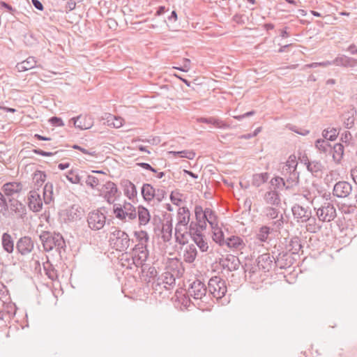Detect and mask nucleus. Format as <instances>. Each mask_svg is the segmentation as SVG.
Returning a JSON list of instances; mask_svg holds the SVG:
<instances>
[{"mask_svg": "<svg viewBox=\"0 0 357 357\" xmlns=\"http://www.w3.org/2000/svg\"><path fill=\"white\" fill-rule=\"evenodd\" d=\"M225 244L229 248L241 250L244 248L245 243L243 239L237 236H231L225 240Z\"/></svg>", "mask_w": 357, "mask_h": 357, "instance_id": "30", "label": "nucleus"}, {"mask_svg": "<svg viewBox=\"0 0 357 357\" xmlns=\"http://www.w3.org/2000/svg\"><path fill=\"white\" fill-rule=\"evenodd\" d=\"M205 212L206 216V223L208 222L212 229L216 228L217 226L218 225V217L215 211H213L212 209L209 208H206Z\"/></svg>", "mask_w": 357, "mask_h": 357, "instance_id": "42", "label": "nucleus"}, {"mask_svg": "<svg viewBox=\"0 0 357 357\" xmlns=\"http://www.w3.org/2000/svg\"><path fill=\"white\" fill-rule=\"evenodd\" d=\"M339 135V132L335 128L324 129L322 132V136L324 139L329 141H334Z\"/></svg>", "mask_w": 357, "mask_h": 357, "instance_id": "51", "label": "nucleus"}, {"mask_svg": "<svg viewBox=\"0 0 357 357\" xmlns=\"http://www.w3.org/2000/svg\"><path fill=\"white\" fill-rule=\"evenodd\" d=\"M83 214V208L77 204H73L65 211L66 218L70 222L80 220Z\"/></svg>", "mask_w": 357, "mask_h": 357, "instance_id": "23", "label": "nucleus"}, {"mask_svg": "<svg viewBox=\"0 0 357 357\" xmlns=\"http://www.w3.org/2000/svg\"><path fill=\"white\" fill-rule=\"evenodd\" d=\"M270 183L271 185L273 187V190H282L283 188L286 190L284 177L276 176L271 180Z\"/></svg>", "mask_w": 357, "mask_h": 357, "instance_id": "50", "label": "nucleus"}, {"mask_svg": "<svg viewBox=\"0 0 357 357\" xmlns=\"http://www.w3.org/2000/svg\"><path fill=\"white\" fill-rule=\"evenodd\" d=\"M282 174L284 178L286 190L294 192L299 184V172L296 169L285 171L284 172V170H282Z\"/></svg>", "mask_w": 357, "mask_h": 357, "instance_id": "12", "label": "nucleus"}, {"mask_svg": "<svg viewBox=\"0 0 357 357\" xmlns=\"http://www.w3.org/2000/svg\"><path fill=\"white\" fill-rule=\"evenodd\" d=\"M34 243L29 236L21 237L16 243V250L22 255L29 254L33 249Z\"/></svg>", "mask_w": 357, "mask_h": 357, "instance_id": "15", "label": "nucleus"}, {"mask_svg": "<svg viewBox=\"0 0 357 357\" xmlns=\"http://www.w3.org/2000/svg\"><path fill=\"white\" fill-rule=\"evenodd\" d=\"M257 266L264 272L270 271L275 266V257L270 253H264L259 255L257 258Z\"/></svg>", "mask_w": 357, "mask_h": 357, "instance_id": "16", "label": "nucleus"}, {"mask_svg": "<svg viewBox=\"0 0 357 357\" xmlns=\"http://www.w3.org/2000/svg\"><path fill=\"white\" fill-rule=\"evenodd\" d=\"M36 59L34 56H29L26 60L17 63L16 68L19 72L26 71L36 66Z\"/></svg>", "mask_w": 357, "mask_h": 357, "instance_id": "32", "label": "nucleus"}, {"mask_svg": "<svg viewBox=\"0 0 357 357\" xmlns=\"http://www.w3.org/2000/svg\"><path fill=\"white\" fill-rule=\"evenodd\" d=\"M201 225L195 222H191L189 225V234L192 238L201 234Z\"/></svg>", "mask_w": 357, "mask_h": 357, "instance_id": "54", "label": "nucleus"}, {"mask_svg": "<svg viewBox=\"0 0 357 357\" xmlns=\"http://www.w3.org/2000/svg\"><path fill=\"white\" fill-rule=\"evenodd\" d=\"M220 264L224 269L231 272L239 268L241 262L237 257L233 255H228L220 261Z\"/></svg>", "mask_w": 357, "mask_h": 357, "instance_id": "21", "label": "nucleus"}, {"mask_svg": "<svg viewBox=\"0 0 357 357\" xmlns=\"http://www.w3.org/2000/svg\"><path fill=\"white\" fill-rule=\"evenodd\" d=\"M102 192L104 199L109 204H114L121 195V192L119 190L116 185L110 181L103 185Z\"/></svg>", "mask_w": 357, "mask_h": 357, "instance_id": "10", "label": "nucleus"}, {"mask_svg": "<svg viewBox=\"0 0 357 357\" xmlns=\"http://www.w3.org/2000/svg\"><path fill=\"white\" fill-rule=\"evenodd\" d=\"M1 243L3 250L8 253H12L14 250V242L8 233H3L1 237Z\"/></svg>", "mask_w": 357, "mask_h": 357, "instance_id": "39", "label": "nucleus"}, {"mask_svg": "<svg viewBox=\"0 0 357 357\" xmlns=\"http://www.w3.org/2000/svg\"><path fill=\"white\" fill-rule=\"evenodd\" d=\"M33 152L38 155H42V156H52V155H56L60 154L62 152V151H57L52 153V152L45 151L41 149H33Z\"/></svg>", "mask_w": 357, "mask_h": 357, "instance_id": "59", "label": "nucleus"}, {"mask_svg": "<svg viewBox=\"0 0 357 357\" xmlns=\"http://www.w3.org/2000/svg\"><path fill=\"white\" fill-rule=\"evenodd\" d=\"M204 237V236L201 234L199 235H196V236H193L192 240L202 252H206L208 248V245Z\"/></svg>", "mask_w": 357, "mask_h": 357, "instance_id": "46", "label": "nucleus"}, {"mask_svg": "<svg viewBox=\"0 0 357 357\" xmlns=\"http://www.w3.org/2000/svg\"><path fill=\"white\" fill-rule=\"evenodd\" d=\"M333 65L337 66H342L346 68H354L357 66V60L356 59L347 56L345 55H341L337 56L334 60L332 61Z\"/></svg>", "mask_w": 357, "mask_h": 357, "instance_id": "24", "label": "nucleus"}, {"mask_svg": "<svg viewBox=\"0 0 357 357\" xmlns=\"http://www.w3.org/2000/svg\"><path fill=\"white\" fill-rule=\"evenodd\" d=\"M106 212L105 207L90 212L87 218L89 227L93 230L101 229L105 225Z\"/></svg>", "mask_w": 357, "mask_h": 357, "instance_id": "7", "label": "nucleus"}, {"mask_svg": "<svg viewBox=\"0 0 357 357\" xmlns=\"http://www.w3.org/2000/svg\"><path fill=\"white\" fill-rule=\"evenodd\" d=\"M208 288L199 280H195L189 287L188 294L195 300L202 299L206 296Z\"/></svg>", "mask_w": 357, "mask_h": 357, "instance_id": "13", "label": "nucleus"}, {"mask_svg": "<svg viewBox=\"0 0 357 357\" xmlns=\"http://www.w3.org/2000/svg\"><path fill=\"white\" fill-rule=\"evenodd\" d=\"M302 248L301 238L297 236H294L290 238L289 243L286 245L285 250L294 256L298 254Z\"/></svg>", "mask_w": 357, "mask_h": 357, "instance_id": "28", "label": "nucleus"}, {"mask_svg": "<svg viewBox=\"0 0 357 357\" xmlns=\"http://www.w3.org/2000/svg\"><path fill=\"white\" fill-rule=\"evenodd\" d=\"M308 224L306 225V229L308 231L311 233H315L317 230H319L321 227L316 224V221L314 222H307Z\"/></svg>", "mask_w": 357, "mask_h": 357, "instance_id": "62", "label": "nucleus"}, {"mask_svg": "<svg viewBox=\"0 0 357 357\" xmlns=\"http://www.w3.org/2000/svg\"><path fill=\"white\" fill-rule=\"evenodd\" d=\"M76 128L79 130H87L91 128L93 125V120L90 116L79 115L77 117H73L70 120Z\"/></svg>", "mask_w": 357, "mask_h": 357, "instance_id": "17", "label": "nucleus"}, {"mask_svg": "<svg viewBox=\"0 0 357 357\" xmlns=\"http://www.w3.org/2000/svg\"><path fill=\"white\" fill-rule=\"evenodd\" d=\"M307 163V169L312 174L320 172L324 169L322 163L319 160H312Z\"/></svg>", "mask_w": 357, "mask_h": 357, "instance_id": "48", "label": "nucleus"}, {"mask_svg": "<svg viewBox=\"0 0 357 357\" xmlns=\"http://www.w3.org/2000/svg\"><path fill=\"white\" fill-rule=\"evenodd\" d=\"M183 226L176 225L175 227V238L176 242H178L179 244H185V241L180 238V235L183 232Z\"/></svg>", "mask_w": 357, "mask_h": 357, "instance_id": "56", "label": "nucleus"}, {"mask_svg": "<svg viewBox=\"0 0 357 357\" xmlns=\"http://www.w3.org/2000/svg\"><path fill=\"white\" fill-rule=\"evenodd\" d=\"M209 294L214 298L220 299L227 291L226 282L219 276L212 277L208 282Z\"/></svg>", "mask_w": 357, "mask_h": 357, "instance_id": "5", "label": "nucleus"}, {"mask_svg": "<svg viewBox=\"0 0 357 357\" xmlns=\"http://www.w3.org/2000/svg\"><path fill=\"white\" fill-rule=\"evenodd\" d=\"M23 185L21 182H8L5 183L1 190L3 193L9 198H13L15 194L20 193L22 190Z\"/></svg>", "mask_w": 357, "mask_h": 357, "instance_id": "20", "label": "nucleus"}, {"mask_svg": "<svg viewBox=\"0 0 357 357\" xmlns=\"http://www.w3.org/2000/svg\"><path fill=\"white\" fill-rule=\"evenodd\" d=\"M284 222L283 214H281L279 219L275 221H272L271 227L266 225L261 226L256 234V239L261 243L266 242L271 231H280L284 226Z\"/></svg>", "mask_w": 357, "mask_h": 357, "instance_id": "4", "label": "nucleus"}, {"mask_svg": "<svg viewBox=\"0 0 357 357\" xmlns=\"http://www.w3.org/2000/svg\"><path fill=\"white\" fill-rule=\"evenodd\" d=\"M45 179L46 174L44 172L36 171L33 174V180L37 186H41L43 183L45 181Z\"/></svg>", "mask_w": 357, "mask_h": 357, "instance_id": "53", "label": "nucleus"}, {"mask_svg": "<svg viewBox=\"0 0 357 357\" xmlns=\"http://www.w3.org/2000/svg\"><path fill=\"white\" fill-rule=\"evenodd\" d=\"M40 240L42 242L44 250L50 252L56 248L60 252L66 248V243L62 235L59 233L43 231L40 234Z\"/></svg>", "mask_w": 357, "mask_h": 357, "instance_id": "1", "label": "nucleus"}, {"mask_svg": "<svg viewBox=\"0 0 357 357\" xmlns=\"http://www.w3.org/2000/svg\"><path fill=\"white\" fill-rule=\"evenodd\" d=\"M197 121L199 123L211 124L218 128L225 129V128H229V126L226 123H225L223 121H222L219 119L214 118V117H209V118L201 117L197 119Z\"/></svg>", "mask_w": 357, "mask_h": 357, "instance_id": "34", "label": "nucleus"}, {"mask_svg": "<svg viewBox=\"0 0 357 357\" xmlns=\"http://www.w3.org/2000/svg\"><path fill=\"white\" fill-rule=\"evenodd\" d=\"M113 213L117 219L124 222L133 220L137 218L136 208L132 204L126 201L123 205L114 204Z\"/></svg>", "mask_w": 357, "mask_h": 357, "instance_id": "2", "label": "nucleus"}, {"mask_svg": "<svg viewBox=\"0 0 357 357\" xmlns=\"http://www.w3.org/2000/svg\"><path fill=\"white\" fill-rule=\"evenodd\" d=\"M190 213L189 209L185 207H180L177 212L178 222L176 225L183 226L185 230L187 229V226L190 222Z\"/></svg>", "mask_w": 357, "mask_h": 357, "instance_id": "25", "label": "nucleus"}, {"mask_svg": "<svg viewBox=\"0 0 357 357\" xmlns=\"http://www.w3.org/2000/svg\"><path fill=\"white\" fill-rule=\"evenodd\" d=\"M28 206L33 212H38L42 209L43 201L36 190H31L28 197Z\"/></svg>", "mask_w": 357, "mask_h": 357, "instance_id": "19", "label": "nucleus"}, {"mask_svg": "<svg viewBox=\"0 0 357 357\" xmlns=\"http://www.w3.org/2000/svg\"><path fill=\"white\" fill-rule=\"evenodd\" d=\"M147 258L148 250L146 244L140 243L136 245L132 250V264H135L137 267L142 266Z\"/></svg>", "mask_w": 357, "mask_h": 357, "instance_id": "11", "label": "nucleus"}, {"mask_svg": "<svg viewBox=\"0 0 357 357\" xmlns=\"http://www.w3.org/2000/svg\"><path fill=\"white\" fill-rule=\"evenodd\" d=\"M274 249L278 252L275 257V266L281 269H286L294 264L296 261L295 257L287 250H284L282 245H279L278 248L275 246Z\"/></svg>", "mask_w": 357, "mask_h": 357, "instance_id": "6", "label": "nucleus"}, {"mask_svg": "<svg viewBox=\"0 0 357 357\" xmlns=\"http://www.w3.org/2000/svg\"><path fill=\"white\" fill-rule=\"evenodd\" d=\"M121 185L123 188L124 195L129 199H132L137 195L136 186L133 183L128 179H123L121 181Z\"/></svg>", "mask_w": 357, "mask_h": 357, "instance_id": "26", "label": "nucleus"}, {"mask_svg": "<svg viewBox=\"0 0 357 357\" xmlns=\"http://www.w3.org/2000/svg\"><path fill=\"white\" fill-rule=\"evenodd\" d=\"M352 185L344 181L337 182L333 189V195L337 198H347L351 194Z\"/></svg>", "mask_w": 357, "mask_h": 357, "instance_id": "14", "label": "nucleus"}, {"mask_svg": "<svg viewBox=\"0 0 357 357\" xmlns=\"http://www.w3.org/2000/svg\"><path fill=\"white\" fill-rule=\"evenodd\" d=\"M291 211L297 222L304 223L316 221V218L312 217V211L309 207H304L296 204L292 206Z\"/></svg>", "mask_w": 357, "mask_h": 357, "instance_id": "9", "label": "nucleus"}, {"mask_svg": "<svg viewBox=\"0 0 357 357\" xmlns=\"http://www.w3.org/2000/svg\"><path fill=\"white\" fill-rule=\"evenodd\" d=\"M3 308L1 309L5 312V321L10 319L15 316L16 312V306L13 303H8L3 305Z\"/></svg>", "mask_w": 357, "mask_h": 357, "instance_id": "44", "label": "nucleus"}, {"mask_svg": "<svg viewBox=\"0 0 357 357\" xmlns=\"http://www.w3.org/2000/svg\"><path fill=\"white\" fill-rule=\"evenodd\" d=\"M344 148L342 144L337 143L332 147L333 159L335 164L340 165L344 156Z\"/></svg>", "mask_w": 357, "mask_h": 357, "instance_id": "31", "label": "nucleus"}, {"mask_svg": "<svg viewBox=\"0 0 357 357\" xmlns=\"http://www.w3.org/2000/svg\"><path fill=\"white\" fill-rule=\"evenodd\" d=\"M197 256L196 245L194 244L187 245L183 250V260L188 264L195 261Z\"/></svg>", "mask_w": 357, "mask_h": 357, "instance_id": "29", "label": "nucleus"}, {"mask_svg": "<svg viewBox=\"0 0 357 357\" xmlns=\"http://www.w3.org/2000/svg\"><path fill=\"white\" fill-rule=\"evenodd\" d=\"M86 185L92 189L95 188L99 184V180L93 175H87L84 181Z\"/></svg>", "mask_w": 357, "mask_h": 357, "instance_id": "55", "label": "nucleus"}, {"mask_svg": "<svg viewBox=\"0 0 357 357\" xmlns=\"http://www.w3.org/2000/svg\"><path fill=\"white\" fill-rule=\"evenodd\" d=\"M66 178L72 183L83 185L82 176L79 175L76 171L70 170L66 175Z\"/></svg>", "mask_w": 357, "mask_h": 357, "instance_id": "45", "label": "nucleus"}, {"mask_svg": "<svg viewBox=\"0 0 357 357\" xmlns=\"http://www.w3.org/2000/svg\"><path fill=\"white\" fill-rule=\"evenodd\" d=\"M10 210L12 213L16 214L19 218H23L26 214V206L17 199L9 198L8 199Z\"/></svg>", "mask_w": 357, "mask_h": 357, "instance_id": "22", "label": "nucleus"}, {"mask_svg": "<svg viewBox=\"0 0 357 357\" xmlns=\"http://www.w3.org/2000/svg\"><path fill=\"white\" fill-rule=\"evenodd\" d=\"M137 216H138L139 225H146L151 220L149 210L143 206H138Z\"/></svg>", "mask_w": 357, "mask_h": 357, "instance_id": "33", "label": "nucleus"}, {"mask_svg": "<svg viewBox=\"0 0 357 357\" xmlns=\"http://www.w3.org/2000/svg\"><path fill=\"white\" fill-rule=\"evenodd\" d=\"M213 235V239L215 242L218 243L220 245H225V240L224 238V234L222 231V229L217 226L216 228L212 229Z\"/></svg>", "mask_w": 357, "mask_h": 357, "instance_id": "49", "label": "nucleus"}, {"mask_svg": "<svg viewBox=\"0 0 357 357\" xmlns=\"http://www.w3.org/2000/svg\"><path fill=\"white\" fill-rule=\"evenodd\" d=\"M153 284L155 287L162 286L163 288L169 289L170 287H173L175 284V278L171 273L167 271L158 277L156 280H153Z\"/></svg>", "mask_w": 357, "mask_h": 357, "instance_id": "18", "label": "nucleus"}, {"mask_svg": "<svg viewBox=\"0 0 357 357\" xmlns=\"http://www.w3.org/2000/svg\"><path fill=\"white\" fill-rule=\"evenodd\" d=\"M172 220H167L162 224V238L165 242H169L172 237Z\"/></svg>", "mask_w": 357, "mask_h": 357, "instance_id": "37", "label": "nucleus"}, {"mask_svg": "<svg viewBox=\"0 0 357 357\" xmlns=\"http://www.w3.org/2000/svg\"><path fill=\"white\" fill-rule=\"evenodd\" d=\"M155 196L154 198L156 199L158 202H161L166 196V192L163 189H158L155 190Z\"/></svg>", "mask_w": 357, "mask_h": 357, "instance_id": "61", "label": "nucleus"}, {"mask_svg": "<svg viewBox=\"0 0 357 357\" xmlns=\"http://www.w3.org/2000/svg\"><path fill=\"white\" fill-rule=\"evenodd\" d=\"M73 148L74 149H77V150H79L81 152H82L84 154H86V155H91V156H95L96 155V153L95 151H89V150H87L84 148H82L77 144H75L73 146Z\"/></svg>", "mask_w": 357, "mask_h": 357, "instance_id": "64", "label": "nucleus"}, {"mask_svg": "<svg viewBox=\"0 0 357 357\" xmlns=\"http://www.w3.org/2000/svg\"><path fill=\"white\" fill-rule=\"evenodd\" d=\"M49 122L53 126H63L64 125L63 120L60 117L52 116L50 119Z\"/></svg>", "mask_w": 357, "mask_h": 357, "instance_id": "63", "label": "nucleus"}, {"mask_svg": "<svg viewBox=\"0 0 357 357\" xmlns=\"http://www.w3.org/2000/svg\"><path fill=\"white\" fill-rule=\"evenodd\" d=\"M135 235L139 239L141 243L144 242V244L146 243L149 241V235L145 231H140L135 232Z\"/></svg>", "mask_w": 357, "mask_h": 357, "instance_id": "60", "label": "nucleus"}, {"mask_svg": "<svg viewBox=\"0 0 357 357\" xmlns=\"http://www.w3.org/2000/svg\"><path fill=\"white\" fill-rule=\"evenodd\" d=\"M264 200L267 204L278 206L280 205L281 199L279 192L275 190H270L266 192L263 196Z\"/></svg>", "mask_w": 357, "mask_h": 357, "instance_id": "27", "label": "nucleus"}, {"mask_svg": "<svg viewBox=\"0 0 357 357\" xmlns=\"http://www.w3.org/2000/svg\"><path fill=\"white\" fill-rule=\"evenodd\" d=\"M317 210V216L319 221L329 222L333 220L336 216V209L334 205L330 202H324L320 207L314 208Z\"/></svg>", "mask_w": 357, "mask_h": 357, "instance_id": "8", "label": "nucleus"}, {"mask_svg": "<svg viewBox=\"0 0 357 357\" xmlns=\"http://www.w3.org/2000/svg\"><path fill=\"white\" fill-rule=\"evenodd\" d=\"M264 216L268 220H272L273 221H275L276 220L279 219L280 217V213L279 209L273 207V206H266L264 208L263 211Z\"/></svg>", "mask_w": 357, "mask_h": 357, "instance_id": "40", "label": "nucleus"}, {"mask_svg": "<svg viewBox=\"0 0 357 357\" xmlns=\"http://www.w3.org/2000/svg\"><path fill=\"white\" fill-rule=\"evenodd\" d=\"M44 269L46 272V275L50 279L54 280L57 278L56 271L52 267L51 264L49 265L48 268L44 266Z\"/></svg>", "mask_w": 357, "mask_h": 357, "instance_id": "58", "label": "nucleus"}, {"mask_svg": "<svg viewBox=\"0 0 357 357\" xmlns=\"http://www.w3.org/2000/svg\"><path fill=\"white\" fill-rule=\"evenodd\" d=\"M298 165V162L296 160V156L294 155H291L289 157L288 160L287 161L286 164L283 166L282 170H284V172L285 171H291L292 169H296Z\"/></svg>", "mask_w": 357, "mask_h": 357, "instance_id": "52", "label": "nucleus"}, {"mask_svg": "<svg viewBox=\"0 0 357 357\" xmlns=\"http://www.w3.org/2000/svg\"><path fill=\"white\" fill-rule=\"evenodd\" d=\"M155 189L149 183H144L141 189V193L146 202H151L154 199L155 196Z\"/></svg>", "mask_w": 357, "mask_h": 357, "instance_id": "36", "label": "nucleus"}, {"mask_svg": "<svg viewBox=\"0 0 357 357\" xmlns=\"http://www.w3.org/2000/svg\"><path fill=\"white\" fill-rule=\"evenodd\" d=\"M53 198V185L47 183L43 188V199L46 204H49Z\"/></svg>", "mask_w": 357, "mask_h": 357, "instance_id": "43", "label": "nucleus"}, {"mask_svg": "<svg viewBox=\"0 0 357 357\" xmlns=\"http://www.w3.org/2000/svg\"><path fill=\"white\" fill-rule=\"evenodd\" d=\"M9 202L8 199L1 192H0V213L3 216H7L8 214Z\"/></svg>", "mask_w": 357, "mask_h": 357, "instance_id": "47", "label": "nucleus"}, {"mask_svg": "<svg viewBox=\"0 0 357 357\" xmlns=\"http://www.w3.org/2000/svg\"><path fill=\"white\" fill-rule=\"evenodd\" d=\"M110 244L116 250L122 252L126 250L130 245V238L127 233L119 229H115L111 233L109 238Z\"/></svg>", "mask_w": 357, "mask_h": 357, "instance_id": "3", "label": "nucleus"}, {"mask_svg": "<svg viewBox=\"0 0 357 357\" xmlns=\"http://www.w3.org/2000/svg\"><path fill=\"white\" fill-rule=\"evenodd\" d=\"M174 153L175 155H178L181 158H185L190 160H192L195 156V153L192 151H181L174 152Z\"/></svg>", "mask_w": 357, "mask_h": 357, "instance_id": "57", "label": "nucleus"}, {"mask_svg": "<svg viewBox=\"0 0 357 357\" xmlns=\"http://www.w3.org/2000/svg\"><path fill=\"white\" fill-rule=\"evenodd\" d=\"M268 178L269 174L268 172L255 174L252 176V185L258 188L265 183L268 181Z\"/></svg>", "mask_w": 357, "mask_h": 357, "instance_id": "41", "label": "nucleus"}, {"mask_svg": "<svg viewBox=\"0 0 357 357\" xmlns=\"http://www.w3.org/2000/svg\"><path fill=\"white\" fill-rule=\"evenodd\" d=\"M195 214L196 218L195 222H197L201 225V229H205L206 227L205 209L203 210L201 206L196 205L195 207Z\"/></svg>", "mask_w": 357, "mask_h": 357, "instance_id": "35", "label": "nucleus"}, {"mask_svg": "<svg viewBox=\"0 0 357 357\" xmlns=\"http://www.w3.org/2000/svg\"><path fill=\"white\" fill-rule=\"evenodd\" d=\"M328 141L326 139H318L316 140L314 146L320 153L326 154L331 153L332 146Z\"/></svg>", "mask_w": 357, "mask_h": 357, "instance_id": "38", "label": "nucleus"}]
</instances>
